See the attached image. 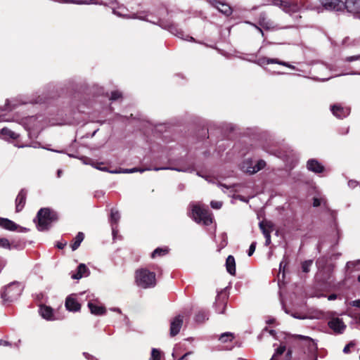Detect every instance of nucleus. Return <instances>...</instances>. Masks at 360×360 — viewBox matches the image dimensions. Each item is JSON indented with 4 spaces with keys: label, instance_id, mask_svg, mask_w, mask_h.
Returning <instances> with one entry per match:
<instances>
[{
    "label": "nucleus",
    "instance_id": "f257e3e1",
    "mask_svg": "<svg viewBox=\"0 0 360 360\" xmlns=\"http://www.w3.org/2000/svg\"><path fill=\"white\" fill-rule=\"evenodd\" d=\"M37 227L40 231L48 230L51 224L58 219L55 212L49 208H41L39 210L37 215Z\"/></svg>",
    "mask_w": 360,
    "mask_h": 360
},
{
    "label": "nucleus",
    "instance_id": "f03ea898",
    "mask_svg": "<svg viewBox=\"0 0 360 360\" xmlns=\"http://www.w3.org/2000/svg\"><path fill=\"white\" fill-rule=\"evenodd\" d=\"M135 281L141 288H153L156 285L155 274L146 269H138L135 273Z\"/></svg>",
    "mask_w": 360,
    "mask_h": 360
},
{
    "label": "nucleus",
    "instance_id": "7ed1b4c3",
    "mask_svg": "<svg viewBox=\"0 0 360 360\" xmlns=\"http://www.w3.org/2000/svg\"><path fill=\"white\" fill-rule=\"evenodd\" d=\"M191 214L194 221L198 223H202L208 226L212 223V215L207 209L198 203H191Z\"/></svg>",
    "mask_w": 360,
    "mask_h": 360
},
{
    "label": "nucleus",
    "instance_id": "20e7f679",
    "mask_svg": "<svg viewBox=\"0 0 360 360\" xmlns=\"http://www.w3.org/2000/svg\"><path fill=\"white\" fill-rule=\"evenodd\" d=\"M21 292L20 283L12 282L1 290V297L4 302H12L20 295Z\"/></svg>",
    "mask_w": 360,
    "mask_h": 360
},
{
    "label": "nucleus",
    "instance_id": "39448f33",
    "mask_svg": "<svg viewBox=\"0 0 360 360\" xmlns=\"http://www.w3.org/2000/svg\"><path fill=\"white\" fill-rule=\"evenodd\" d=\"M265 165L266 162L262 160L257 161V162L254 165L252 160L248 159L242 162L240 165V169L244 172L252 174L263 169Z\"/></svg>",
    "mask_w": 360,
    "mask_h": 360
},
{
    "label": "nucleus",
    "instance_id": "423d86ee",
    "mask_svg": "<svg viewBox=\"0 0 360 360\" xmlns=\"http://www.w3.org/2000/svg\"><path fill=\"white\" fill-rule=\"evenodd\" d=\"M322 8H318V13H320L323 9L328 11H340L345 8V2L341 0H321Z\"/></svg>",
    "mask_w": 360,
    "mask_h": 360
},
{
    "label": "nucleus",
    "instance_id": "0eeeda50",
    "mask_svg": "<svg viewBox=\"0 0 360 360\" xmlns=\"http://www.w3.org/2000/svg\"><path fill=\"white\" fill-rule=\"evenodd\" d=\"M328 327L336 334H342L346 329V325L342 319L331 318L328 322Z\"/></svg>",
    "mask_w": 360,
    "mask_h": 360
},
{
    "label": "nucleus",
    "instance_id": "6e6552de",
    "mask_svg": "<svg viewBox=\"0 0 360 360\" xmlns=\"http://www.w3.org/2000/svg\"><path fill=\"white\" fill-rule=\"evenodd\" d=\"M259 25L267 30H277L279 29L271 20L267 18L266 13H262L259 17Z\"/></svg>",
    "mask_w": 360,
    "mask_h": 360
},
{
    "label": "nucleus",
    "instance_id": "1a4fd4ad",
    "mask_svg": "<svg viewBox=\"0 0 360 360\" xmlns=\"http://www.w3.org/2000/svg\"><path fill=\"white\" fill-rule=\"evenodd\" d=\"M331 111L336 117L342 119L349 115L350 108L347 107L344 108L340 105L336 104L331 106Z\"/></svg>",
    "mask_w": 360,
    "mask_h": 360
},
{
    "label": "nucleus",
    "instance_id": "9d476101",
    "mask_svg": "<svg viewBox=\"0 0 360 360\" xmlns=\"http://www.w3.org/2000/svg\"><path fill=\"white\" fill-rule=\"evenodd\" d=\"M227 297L225 294H218L214 303L216 311L218 314H223L226 306Z\"/></svg>",
    "mask_w": 360,
    "mask_h": 360
},
{
    "label": "nucleus",
    "instance_id": "9b49d317",
    "mask_svg": "<svg viewBox=\"0 0 360 360\" xmlns=\"http://www.w3.org/2000/svg\"><path fill=\"white\" fill-rule=\"evenodd\" d=\"M183 323V317L180 315L176 316L170 323V335L175 336L177 335L181 328Z\"/></svg>",
    "mask_w": 360,
    "mask_h": 360
},
{
    "label": "nucleus",
    "instance_id": "f8f14e48",
    "mask_svg": "<svg viewBox=\"0 0 360 360\" xmlns=\"http://www.w3.org/2000/svg\"><path fill=\"white\" fill-rule=\"evenodd\" d=\"M345 6L349 13L354 14L360 13V0H346Z\"/></svg>",
    "mask_w": 360,
    "mask_h": 360
},
{
    "label": "nucleus",
    "instance_id": "ddd939ff",
    "mask_svg": "<svg viewBox=\"0 0 360 360\" xmlns=\"http://www.w3.org/2000/svg\"><path fill=\"white\" fill-rule=\"evenodd\" d=\"M272 63L279 64V65L288 67L289 68H291L292 70L295 69V67L293 65L289 64L288 63L279 60L278 59H276V58H268L264 57V58H259L258 60V64H259L261 65L272 64Z\"/></svg>",
    "mask_w": 360,
    "mask_h": 360
},
{
    "label": "nucleus",
    "instance_id": "4468645a",
    "mask_svg": "<svg viewBox=\"0 0 360 360\" xmlns=\"http://www.w3.org/2000/svg\"><path fill=\"white\" fill-rule=\"evenodd\" d=\"M27 191L25 189H21L15 199V210L17 212H20L26 201Z\"/></svg>",
    "mask_w": 360,
    "mask_h": 360
},
{
    "label": "nucleus",
    "instance_id": "2eb2a0df",
    "mask_svg": "<svg viewBox=\"0 0 360 360\" xmlns=\"http://www.w3.org/2000/svg\"><path fill=\"white\" fill-rule=\"evenodd\" d=\"M307 169L314 173H321L324 167L316 159H310L307 162Z\"/></svg>",
    "mask_w": 360,
    "mask_h": 360
},
{
    "label": "nucleus",
    "instance_id": "dca6fc26",
    "mask_svg": "<svg viewBox=\"0 0 360 360\" xmlns=\"http://www.w3.org/2000/svg\"><path fill=\"white\" fill-rule=\"evenodd\" d=\"M65 307L68 311H77L80 309L81 305L72 296H69L65 300Z\"/></svg>",
    "mask_w": 360,
    "mask_h": 360
},
{
    "label": "nucleus",
    "instance_id": "f3484780",
    "mask_svg": "<svg viewBox=\"0 0 360 360\" xmlns=\"http://www.w3.org/2000/svg\"><path fill=\"white\" fill-rule=\"evenodd\" d=\"M284 4H286L288 6H287L286 10L283 11L290 15L300 12L302 8V4H299L298 3L294 1H285Z\"/></svg>",
    "mask_w": 360,
    "mask_h": 360
},
{
    "label": "nucleus",
    "instance_id": "a211bd4d",
    "mask_svg": "<svg viewBox=\"0 0 360 360\" xmlns=\"http://www.w3.org/2000/svg\"><path fill=\"white\" fill-rule=\"evenodd\" d=\"M89 274V270L84 264H80L77 266V274H74L72 275V278L73 279H79L84 276H88Z\"/></svg>",
    "mask_w": 360,
    "mask_h": 360
},
{
    "label": "nucleus",
    "instance_id": "6ab92c4d",
    "mask_svg": "<svg viewBox=\"0 0 360 360\" xmlns=\"http://www.w3.org/2000/svg\"><path fill=\"white\" fill-rule=\"evenodd\" d=\"M88 307L91 313L95 315H102L105 312V309L103 307L98 306L96 303L91 301L89 302Z\"/></svg>",
    "mask_w": 360,
    "mask_h": 360
},
{
    "label": "nucleus",
    "instance_id": "aec40b11",
    "mask_svg": "<svg viewBox=\"0 0 360 360\" xmlns=\"http://www.w3.org/2000/svg\"><path fill=\"white\" fill-rule=\"evenodd\" d=\"M39 314L41 316L49 321L53 320V309L47 306H41L39 308Z\"/></svg>",
    "mask_w": 360,
    "mask_h": 360
},
{
    "label": "nucleus",
    "instance_id": "412c9836",
    "mask_svg": "<svg viewBox=\"0 0 360 360\" xmlns=\"http://www.w3.org/2000/svg\"><path fill=\"white\" fill-rule=\"evenodd\" d=\"M0 226L9 231L16 230L18 226L13 221L0 217Z\"/></svg>",
    "mask_w": 360,
    "mask_h": 360
},
{
    "label": "nucleus",
    "instance_id": "4be33fe9",
    "mask_svg": "<svg viewBox=\"0 0 360 360\" xmlns=\"http://www.w3.org/2000/svg\"><path fill=\"white\" fill-rule=\"evenodd\" d=\"M226 266L227 271L231 275H235L236 274V262L233 256L229 255L226 261Z\"/></svg>",
    "mask_w": 360,
    "mask_h": 360
},
{
    "label": "nucleus",
    "instance_id": "5701e85b",
    "mask_svg": "<svg viewBox=\"0 0 360 360\" xmlns=\"http://www.w3.org/2000/svg\"><path fill=\"white\" fill-rule=\"evenodd\" d=\"M214 6L222 13L229 15L231 13V7L226 4L220 1H216Z\"/></svg>",
    "mask_w": 360,
    "mask_h": 360
},
{
    "label": "nucleus",
    "instance_id": "b1692460",
    "mask_svg": "<svg viewBox=\"0 0 360 360\" xmlns=\"http://www.w3.org/2000/svg\"><path fill=\"white\" fill-rule=\"evenodd\" d=\"M259 228L264 236L271 235V232L272 231V226L269 222L261 221L259 223Z\"/></svg>",
    "mask_w": 360,
    "mask_h": 360
},
{
    "label": "nucleus",
    "instance_id": "393cba45",
    "mask_svg": "<svg viewBox=\"0 0 360 360\" xmlns=\"http://www.w3.org/2000/svg\"><path fill=\"white\" fill-rule=\"evenodd\" d=\"M84 235L82 232H79L74 239L73 243L71 244V248L72 250H77L82 240H84Z\"/></svg>",
    "mask_w": 360,
    "mask_h": 360
},
{
    "label": "nucleus",
    "instance_id": "a878e982",
    "mask_svg": "<svg viewBox=\"0 0 360 360\" xmlns=\"http://www.w3.org/2000/svg\"><path fill=\"white\" fill-rule=\"evenodd\" d=\"M125 10L126 9L124 8H119L117 10H113V13L118 16L127 18H140L139 17H137L136 14L129 15L124 13Z\"/></svg>",
    "mask_w": 360,
    "mask_h": 360
},
{
    "label": "nucleus",
    "instance_id": "bb28decb",
    "mask_svg": "<svg viewBox=\"0 0 360 360\" xmlns=\"http://www.w3.org/2000/svg\"><path fill=\"white\" fill-rule=\"evenodd\" d=\"M160 169H172L176 170L178 172H191L193 171V168L191 167H155L154 170L158 171Z\"/></svg>",
    "mask_w": 360,
    "mask_h": 360
},
{
    "label": "nucleus",
    "instance_id": "cd10ccee",
    "mask_svg": "<svg viewBox=\"0 0 360 360\" xmlns=\"http://www.w3.org/2000/svg\"><path fill=\"white\" fill-rule=\"evenodd\" d=\"M1 134L2 136L5 137H9L12 139H17L19 137V135L14 131L10 130L8 128H3L1 130Z\"/></svg>",
    "mask_w": 360,
    "mask_h": 360
},
{
    "label": "nucleus",
    "instance_id": "c85d7f7f",
    "mask_svg": "<svg viewBox=\"0 0 360 360\" xmlns=\"http://www.w3.org/2000/svg\"><path fill=\"white\" fill-rule=\"evenodd\" d=\"M120 219V214L119 212L115 209H111L110 212V222L111 224L117 226V223Z\"/></svg>",
    "mask_w": 360,
    "mask_h": 360
},
{
    "label": "nucleus",
    "instance_id": "c756f323",
    "mask_svg": "<svg viewBox=\"0 0 360 360\" xmlns=\"http://www.w3.org/2000/svg\"><path fill=\"white\" fill-rule=\"evenodd\" d=\"M168 252L167 248H156L152 253L151 257L155 258L156 256L165 255Z\"/></svg>",
    "mask_w": 360,
    "mask_h": 360
},
{
    "label": "nucleus",
    "instance_id": "7c9ffc66",
    "mask_svg": "<svg viewBox=\"0 0 360 360\" xmlns=\"http://www.w3.org/2000/svg\"><path fill=\"white\" fill-rule=\"evenodd\" d=\"M285 0H272L270 4L278 6L281 8L282 10H286L287 6H288L286 4H284Z\"/></svg>",
    "mask_w": 360,
    "mask_h": 360
},
{
    "label": "nucleus",
    "instance_id": "2f4dec72",
    "mask_svg": "<svg viewBox=\"0 0 360 360\" xmlns=\"http://www.w3.org/2000/svg\"><path fill=\"white\" fill-rule=\"evenodd\" d=\"M233 338V335L231 333H225L222 334L219 340L221 342H226L227 341H231Z\"/></svg>",
    "mask_w": 360,
    "mask_h": 360
},
{
    "label": "nucleus",
    "instance_id": "473e14b6",
    "mask_svg": "<svg viewBox=\"0 0 360 360\" xmlns=\"http://www.w3.org/2000/svg\"><path fill=\"white\" fill-rule=\"evenodd\" d=\"M288 257L285 255H284L283 260L280 262V264H279V271L280 272L282 271L283 274H284L285 268L288 265Z\"/></svg>",
    "mask_w": 360,
    "mask_h": 360
},
{
    "label": "nucleus",
    "instance_id": "72a5a7b5",
    "mask_svg": "<svg viewBox=\"0 0 360 360\" xmlns=\"http://www.w3.org/2000/svg\"><path fill=\"white\" fill-rule=\"evenodd\" d=\"M208 319L207 314L205 312H200L195 316L197 322H203L205 320Z\"/></svg>",
    "mask_w": 360,
    "mask_h": 360
},
{
    "label": "nucleus",
    "instance_id": "f704fd0d",
    "mask_svg": "<svg viewBox=\"0 0 360 360\" xmlns=\"http://www.w3.org/2000/svg\"><path fill=\"white\" fill-rule=\"evenodd\" d=\"M160 353L157 349H153L150 360H160Z\"/></svg>",
    "mask_w": 360,
    "mask_h": 360
},
{
    "label": "nucleus",
    "instance_id": "c9c22d12",
    "mask_svg": "<svg viewBox=\"0 0 360 360\" xmlns=\"http://www.w3.org/2000/svg\"><path fill=\"white\" fill-rule=\"evenodd\" d=\"M311 264H312V261H311V260L305 261L304 262H303L302 264V271L306 273L309 272Z\"/></svg>",
    "mask_w": 360,
    "mask_h": 360
},
{
    "label": "nucleus",
    "instance_id": "e433bc0d",
    "mask_svg": "<svg viewBox=\"0 0 360 360\" xmlns=\"http://www.w3.org/2000/svg\"><path fill=\"white\" fill-rule=\"evenodd\" d=\"M149 169H139V168L134 167L132 169H126L123 170L122 172H123V173H134L136 172H143L144 171L149 170Z\"/></svg>",
    "mask_w": 360,
    "mask_h": 360
},
{
    "label": "nucleus",
    "instance_id": "4c0bfd02",
    "mask_svg": "<svg viewBox=\"0 0 360 360\" xmlns=\"http://www.w3.org/2000/svg\"><path fill=\"white\" fill-rule=\"evenodd\" d=\"M285 351V346L281 345L279 347H278L276 350L275 354L272 356L271 360H273L276 356L277 355H281Z\"/></svg>",
    "mask_w": 360,
    "mask_h": 360
},
{
    "label": "nucleus",
    "instance_id": "58836bf2",
    "mask_svg": "<svg viewBox=\"0 0 360 360\" xmlns=\"http://www.w3.org/2000/svg\"><path fill=\"white\" fill-rule=\"evenodd\" d=\"M122 97V94L118 91H115L111 93L110 99L111 101H116Z\"/></svg>",
    "mask_w": 360,
    "mask_h": 360
},
{
    "label": "nucleus",
    "instance_id": "ea45409f",
    "mask_svg": "<svg viewBox=\"0 0 360 360\" xmlns=\"http://www.w3.org/2000/svg\"><path fill=\"white\" fill-rule=\"evenodd\" d=\"M0 247L10 249V243L6 238L0 239Z\"/></svg>",
    "mask_w": 360,
    "mask_h": 360
},
{
    "label": "nucleus",
    "instance_id": "a19ab883",
    "mask_svg": "<svg viewBox=\"0 0 360 360\" xmlns=\"http://www.w3.org/2000/svg\"><path fill=\"white\" fill-rule=\"evenodd\" d=\"M210 205L213 209H220L222 206V202L220 201H211Z\"/></svg>",
    "mask_w": 360,
    "mask_h": 360
},
{
    "label": "nucleus",
    "instance_id": "79ce46f5",
    "mask_svg": "<svg viewBox=\"0 0 360 360\" xmlns=\"http://www.w3.org/2000/svg\"><path fill=\"white\" fill-rule=\"evenodd\" d=\"M255 248H256V243L255 242L252 243V244L250 245L249 250H248V256L252 255V254L255 251Z\"/></svg>",
    "mask_w": 360,
    "mask_h": 360
},
{
    "label": "nucleus",
    "instance_id": "37998d69",
    "mask_svg": "<svg viewBox=\"0 0 360 360\" xmlns=\"http://www.w3.org/2000/svg\"><path fill=\"white\" fill-rule=\"evenodd\" d=\"M358 60H360V55L349 56L345 58V61L347 62H352Z\"/></svg>",
    "mask_w": 360,
    "mask_h": 360
},
{
    "label": "nucleus",
    "instance_id": "c03bdc74",
    "mask_svg": "<svg viewBox=\"0 0 360 360\" xmlns=\"http://www.w3.org/2000/svg\"><path fill=\"white\" fill-rule=\"evenodd\" d=\"M6 265V260L2 257H0V273L2 271Z\"/></svg>",
    "mask_w": 360,
    "mask_h": 360
},
{
    "label": "nucleus",
    "instance_id": "a18cd8bd",
    "mask_svg": "<svg viewBox=\"0 0 360 360\" xmlns=\"http://www.w3.org/2000/svg\"><path fill=\"white\" fill-rule=\"evenodd\" d=\"M350 304L352 306V307H359L360 308V300H354L352 301Z\"/></svg>",
    "mask_w": 360,
    "mask_h": 360
},
{
    "label": "nucleus",
    "instance_id": "49530a36",
    "mask_svg": "<svg viewBox=\"0 0 360 360\" xmlns=\"http://www.w3.org/2000/svg\"><path fill=\"white\" fill-rule=\"evenodd\" d=\"M353 346H354V344H352V343H349V344H347V345L344 347V349H343V352H344L345 353H346V354H347V353H349V348H350V347H353Z\"/></svg>",
    "mask_w": 360,
    "mask_h": 360
},
{
    "label": "nucleus",
    "instance_id": "de8ad7c7",
    "mask_svg": "<svg viewBox=\"0 0 360 360\" xmlns=\"http://www.w3.org/2000/svg\"><path fill=\"white\" fill-rule=\"evenodd\" d=\"M265 332H268L271 335H275V331L274 330H268L267 328H265L262 332V335H264V333Z\"/></svg>",
    "mask_w": 360,
    "mask_h": 360
},
{
    "label": "nucleus",
    "instance_id": "09e8293b",
    "mask_svg": "<svg viewBox=\"0 0 360 360\" xmlns=\"http://www.w3.org/2000/svg\"><path fill=\"white\" fill-rule=\"evenodd\" d=\"M358 184V182L354 180H351L348 182V186L351 188H355Z\"/></svg>",
    "mask_w": 360,
    "mask_h": 360
},
{
    "label": "nucleus",
    "instance_id": "8fccbe9b",
    "mask_svg": "<svg viewBox=\"0 0 360 360\" xmlns=\"http://www.w3.org/2000/svg\"><path fill=\"white\" fill-rule=\"evenodd\" d=\"M117 226H115L114 224H112V236L115 238L116 237V235L117 233Z\"/></svg>",
    "mask_w": 360,
    "mask_h": 360
},
{
    "label": "nucleus",
    "instance_id": "3c124183",
    "mask_svg": "<svg viewBox=\"0 0 360 360\" xmlns=\"http://www.w3.org/2000/svg\"><path fill=\"white\" fill-rule=\"evenodd\" d=\"M246 23H248V24H250V25H252V26H253V27H255V28H256V29H257V30H258V31H259V32L262 35L264 34L262 30L259 27H258L257 25H256L255 24H253V23L250 22H246Z\"/></svg>",
    "mask_w": 360,
    "mask_h": 360
},
{
    "label": "nucleus",
    "instance_id": "603ef678",
    "mask_svg": "<svg viewBox=\"0 0 360 360\" xmlns=\"http://www.w3.org/2000/svg\"><path fill=\"white\" fill-rule=\"evenodd\" d=\"M321 205V200L319 198H314L313 205L318 207Z\"/></svg>",
    "mask_w": 360,
    "mask_h": 360
},
{
    "label": "nucleus",
    "instance_id": "864d4df0",
    "mask_svg": "<svg viewBox=\"0 0 360 360\" xmlns=\"http://www.w3.org/2000/svg\"><path fill=\"white\" fill-rule=\"evenodd\" d=\"M265 237V239H266V241H265V245H269L270 243H271V235H267Z\"/></svg>",
    "mask_w": 360,
    "mask_h": 360
},
{
    "label": "nucleus",
    "instance_id": "5fc2aeb1",
    "mask_svg": "<svg viewBox=\"0 0 360 360\" xmlns=\"http://www.w3.org/2000/svg\"><path fill=\"white\" fill-rule=\"evenodd\" d=\"M71 2L77 4H89V2L88 1H71Z\"/></svg>",
    "mask_w": 360,
    "mask_h": 360
},
{
    "label": "nucleus",
    "instance_id": "6e6d98bb",
    "mask_svg": "<svg viewBox=\"0 0 360 360\" xmlns=\"http://www.w3.org/2000/svg\"><path fill=\"white\" fill-rule=\"evenodd\" d=\"M15 107V104H13L12 106H11L10 103H6V110H11L13 108Z\"/></svg>",
    "mask_w": 360,
    "mask_h": 360
},
{
    "label": "nucleus",
    "instance_id": "4d7b16f0",
    "mask_svg": "<svg viewBox=\"0 0 360 360\" xmlns=\"http://www.w3.org/2000/svg\"><path fill=\"white\" fill-rule=\"evenodd\" d=\"M337 298V295L335 294H331L328 297V300H334Z\"/></svg>",
    "mask_w": 360,
    "mask_h": 360
},
{
    "label": "nucleus",
    "instance_id": "13d9d810",
    "mask_svg": "<svg viewBox=\"0 0 360 360\" xmlns=\"http://www.w3.org/2000/svg\"><path fill=\"white\" fill-rule=\"evenodd\" d=\"M274 321H275V319H273V318H269V319H268L266 321V323L267 324H271V323H273Z\"/></svg>",
    "mask_w": 360,
    "mask_h": 360
},
{
    "label": "nucleus",
    "instance_id": "bf43d9fd",
    "mask_svg": "<svg viewBox=\"0 0 360 360\" xmlns=\"http://www.w3.org/2000/svg\"><path fill=\"white\" fill-rule=\"evenodd\" d=\"M90 1L92 4H103V2L100 1L99 0H90Z\"/></svg>",
    "mask_w": 360,
    "mask_h": 360
},
{
    "label": "nucleus",
    "instance_id": "052dcab7",
    "mask_svg": "<svg viewBox=\"0 0 360 360\" xmlns=\"http://www.w3.org/2000/svg\"><path fill=\"white\" fill-rule=\"evenodd\" d=\"M191 352H187L185 354H184L178 360H184L187 356L190 355Z\"/></svg>",
    "mask_w": 360,
    "mask_h": 360
},
{
    "label": "nucleus",
    "instance_id": "680f3d73",
    "mask_svg": "<svg viewBox=\"0 0 360 360\" xmlns=\"http://www.w3.org/2000/svg\"><path fill=\"white\" fill-rule=\"evenodd\" d=\"M8 345V342H6V341H4L2 340H0V345Z\"/></svg>",
    "mask_w": 360,
    "mask_h": 360
},
{
    "label": "nucleus",
    "instance_id": "e2e57ef3",
    "mask_svg": "<svg viewBox=\"0 0 360 360\" xmlns=\"http://www.w3.org/2000/svg\"><path fill=\"white\" fill-rule=\"evenodd\" d=\"M299 337H300V338H304V339L308 340H309V341H312V340H311V339H310V338H308V337H303V336H302V335H299Z\"/></svg>",
    "mask_w": 360,
    "mask_h": 360
},
{
    "label": "nucleus",
    "instance_id": "0e129e2a",
    "mask_svg": "<svg viewBox=\"0 0 360 360\" xmlns=\"http://www.w3.org/2000/svg\"><path fill=\"white\" fill-rule=\"evenodd\" d=\"M61 174H62V170L58 169V172H57L58 177H60Z\"/></svg>",
    "mask_w": 360,
    "mask_h": 360
},
{
    "label": "nucleus",
    "instance_id": "69168bd1",
    "mask_svg": "<svg viewBox=\"0 0 360 360\" xmlns=\"http://www.w3.org/2000/svg\"><path fill=\"white\" fill-rule=\"evenodd\" d=\"M57 246H58V248L59 249H62V248H63L64 245H63V244H58Z\"/></svg>",
    "mask_w": 360,
    "mask_h": 360
},
{
    "label": "nucleus",
    "instance_id": "338daca9",
    "mask_svg": "<svg viewBox=\"0 0 360 360\" xmlns=\"http://www.w3.org/2000/svg\"><path fill=\"white\" fill-rule=\"evenodd\" d=\"M84 355L86 358H88V356H89V354H86V353H84Z\"/></svg>",
    "mask_w": 360,
    "mask_h": 360
},
{
    "label": "nucleus",
    "instance_id": "774afa93",
    "mask_svg": "<svg viewBox=\"0 0 360 360\" xmlns=\"http://www.w3.org/2000/svg\"><path fill=\"white\" fill-rule=\"evenodd\" d=\"M357 280L360 283V275L358 276Z\"/></svg>",
    "mask_w": 360,
    "mask_h": 360
}]
</instances>
